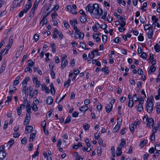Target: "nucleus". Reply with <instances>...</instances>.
<instances>
[{"mask_svg":"<svg viewBox=\"0 0 160 160\" xmlns=\"http://www.w3.org/2000/svg\"><path fill=\"white\" fill-rule=\"evenodd\" d=\"M154 125V120L152 118L148 119L147 126L150 128H152Z\"/></svg>","mask_w":160,"mask_h":160,"instance_id":"obj_13","label":"nucleus"},{"mask_svg":"<svg viewBox=\"0 0 160 160\" xmlns=\"http://www.w3.org/2000/svg\"><path fill=\"white\" fill-rule=\"evenodd\" d=\"M88 107L87 105H83L79 109L80 111L84 112L86 111L88 109Z\"/></svg>","mask_w":160,"mask_h":160,"instance_id":"obj_20","label":"nucleus"},{"mask_svg":"<svg viewBox=\"0 0 160 160\" xmlns=\"http://www.w3.org/2000/svg\"><path fill=\"white\" fill-rule=\"evenodd\" d=\"M93 37L96 42H98L100 39V38L99 37L98 35L97 34H93Z\"/></svg>","mask_w":160,"mask_h":160,"instance_id":"obj_31","label":"nucleus"},{"mask_svg":"<svg viewBox=\"0 0 160 160\" xmlns=\"http://www.w3.org/2000/svg\"><path fill=\"white\" fill-rule=\"evenodd\" d=\"M138 98L139 103H143L144 102V100L142 97H140V98Z\"/></svg>","mask_w":160,"mask_h":160,"instance_id":"obj_61","label":"nucleus"},{"mask_svg":"<svg viewBox=\"0 0 160 160\" xmlns=\"http://www.w3.org/2000/svg\"><path fill=\"white\" fill-rule=\"evenodd\" d=\"M138 40L140 41H142L144 40V37L141 34H140L138 37Z\"/></svg>","mask_w":160,"mask_h":160,"instance_id":"obj_57","label":"nucleus"},{"mask_svg":"<svg viewBox=\"0 0 160 160\" xmlns=\"http://www.w3.org/2000/svg\"><path fill=\"white\" fill-rule=\"evenodd\" d=\"M121 148L118 147L117 150L116 151V155L117 156H120L122 154V151Z\"/></svg>","mask_w":160,"mask_h":160,"instance_id":"obj_42","label":"nucleus"},{"mask_svg":"<svg viewBox=\"0 0 160 160\" xmlns=\"http://www.w3.org/2000/svg\"><path fill=\"white\" fill-rule=\"evenodd\" d=\"M105 110L106 112L108 113H109L110 112V106L109 104H108L107 105L105 108Z\"/></svg>","mask_w":160,"mask_h":160,"instance_id":"obj_46","label":"nucleus"},{"mask_svg":"<svg viewBox=\"0 0 160 160\" xmlns=\"http://www.w3.org/2000/svg\"><path fill=\"white\" fill-rule=\"evenodd\" d=\"M156 70V68L153 66H151L149 70L148 71V73H150L152 72H154Z\"/></svg>","mask_w":160,"mask_h":160,"instance_id":"obj_39","label":"nucleus"},{"mask_svg":"<svg viewBox=\"0 0 160 160\" xmlns=\"http://www.w3.org/2000/svg\"><path fill=\"white\" fill-rule=\"evenodd\" d=\"M94 9L93 12L91 14V16L94 18H100L102 16V19H105L107 16V13L104 12L102 15V10L97 3L94 4Z\"/></svg>","mask_w":160,"mask_h":160,"instance_id":"obj_1","label":"nucleus"},{"mask_svg":"<svg viewBox=\"0 0 160 160\" xmlns=\"http://www.w3.org/2000/svg\"><path fill=\"white\" fill-rule=\"evenodd\" d=\"M25 72L28 71L30 73L32 72V69L29 67H27L25 69Z\"/></svg>","mask_w":160,"mask_h":160,"instance_id":"obj_59","label":"nucleus"},{"mask_svg":"<svg viewBox=\"0 0 160 160\" xmlns=\"http://www.w3.org/2000/svg\"><path fill=\"white\" fill-rule=\"evenodd\" d=\"M32 0H28L25 8L21 11L19 14V16L20 17H22L24 13H26L27 11L31 8L32 6Z\"/></svg>","mask_w":160,"mask_h":160,"instance_id":"obj_2","label":"nucleus"},{"mask_svg":"<svg viewBox=\"0 0 160 160\" xmlns=\"http://www.w3.org/2000/svg\"><path fill=\"white\" fill-rule=\"evenodd\" d=\"M71 82V80L69 78H68V80L65 82L64 85V87L66 88H68L69 86L70 83Z\"/></svg>","mask_w":160,"mask_h":160,"instance_id":"obj_41","label":"nucleus"},{"mask_svg":"<svg viewBox=\"0 0 160 160\" xmlns=\"http://www.w3.org/2000/svg\"><path fill=\"white\" fill-rule=\"evenodd\" d=\"M36 10V9L32 8L30 13V16H34Z\"/></svg>","mask_w":160,"mask_h":160,"instance_id":"obj_49","label":"nucleus"},{"mask_svg":"<svg viewBox=\"0 0 160 160\" xmlns=\"http://www.w3.org/2000/svg\"><path fill=\"white\" fill-rule=\"evenodd\" d=\"M17 112L18 113V114L20 116L21 114V112H22V109L20 108H19L18 107H17L16 108Z\"/></svg>","mask_w":160,"mask_h":160,"instance_id":"obj_56","label":"nucleus"},{"mask_svg":"<svg viewBox=\"0 0 160 160\" xmlns=\"http://www.w3.org/2000/svg\"><path fill=\"white\" fill-rule=\"evenodd\" d=\"M101 71L103 72H104L105 74H108L109 72V70L107 69L106 67H104L102 68L101 69Z\"/></svg>","mask_w":160,"mask_h":160,"instance_id":"obj_35","label":"nucleus"},{"mask_svg":"<svg viewBox=\"0 0 160 160\" xmlns=\"http://www.w3.org/2000/svg\"><path fill=\"white\" fill-rule=\"evenodd\" d=\"M117 2L119 4H122L123 6H125L126 4L125 1L123 0H117Z\"/></svg>","mask_w":160,"mask_h":160,"instance_id":"obj_48","label":"nucleus"},{"mask_svg":"<svg viewBox=\"0 0 160 160\" xmlns=\"http://www.w3.org/2000/svg\"><path fill=\"white\" fill-rule=\"evenodd\" d=\"M86 15H83L80 17V20L82 23H84L87 21Z\"/></svg>","mask_w":160,"mask_h":160,"instance_id":"obj_21","label":"nucleus"},{"mask_svg":"<svg viewBox=\"0 0 160 160\" xmlns=\"http://www.w3.org/2000/svg\"><path fill=\"white\" fill-rule=\"evenodd\" d=\"M30 78L28 77H26L23 80L22 83V85L23 86H27V82L30 80Z\"/></svg>","mask_w":160,"mask_h":160,"instance_id":"obj_23","label":"nucleus"},{"mask_svg":"<svg viewBox=\"0 0 160 160\" xmlns=\"http://www.w3.org/2000/svg\"><path fill=\"white\" fill-rule=\"evenodd\" d=\"M154 48L156 52H158L160 51V45H158L157 44L155 45Z\"/></svg>","mask_w":160,"mask_h":160,"instance_id":"obj_40","label":"nucleus"},{"mask_svg":"<svg viewBox=\"0 0 160 160\" xmlns=\"http://www.w3.org/2000/svg\"><path fill=\"white\" fill-rule=\"evenodd\" d=\"M134 126L133 124H131L129 125V128L130 131L132 132V133H133L134 131Z\"/></svg>","mask_w":160,"mask_h":160,"instance_id":"obj_53","label":"nucleus"},{"mask_svg":"<svg viewBox=\"0 0 160 160\" xmlns=\"http://www.w3.org/2000/svg\"><path fill=\"white\" fill-rule=\"evenodd\" d=\"M20 76H18L15 78V79L13 82V85L15 86L17 85L19 83V80L20 79Z\"/></svg>","mask_w":160,"mask_h":160,"instance_id":"obj_27","label":"nucleus"},{"mask_svg":"<svg viewBox=\"0 0 160 160\" xmlns=\"http://www.w3.org/2000/svg\"><path fill=\"white\" fill-rule=\"evenodd\" d=\"M48 22V20L47 18H46V17L43 16L42 18V19L40 22V23L42 22V26H43L44 25L47 24Z\"/></svg>","mask_w":160,"mask_h":160,"instance_id":"obj_24","label":"nucleus"},{"mask_svg":"<svg viewBox=\"0 0 160 160\" xmlns=\"http://www.w3.org/2000/svg\"><path fill=\"white\" fill-rule=\"evenodd\" d=\"M153 100L154 99L153 97L151 98L147 99L146 105V110L147 112L149 113L152 112L153 110Z\"/></svg>","mask_w":160,"mask_h":160,"instance_id":"obj_3","label":"nucleus"},{"mask_svg":"<svg viewBox=\"0 0 160 160\" xmlns=\"http://www.w3.org/2000/svg\"><path fill=\"white\" fill-rule=\"evenodd\" d=\"M133 100L131 101L130 100H129V101L128 104V107L130 108L132 107L133 106Z\"/></svg>","mask_w":160,"mask_h":160,"instance_id":"obj_60","label":"nucleus"},{"mask_svg":"<svg viewBox=\"0 0 160 160\" xmlns=\"http://www.w3.org/2000/svg\"><path fill=\"white\" fill-rule=\"evenodd\" d=\"M148 37L149 38L151 39L152 38L153 35V31L152 30H150L148 32Z\"/></svg>","mask_w":160,"mask_h":160,"instance_id":"obj_26","label":"nucleus"},{"mask_svg":"<svg viewBox=\"0 0 160 160\" xmlns=\"http://www.w3.org/2000/svg\"><path fill=\"white\" fill-rule=\"evenodd\" d=\"M70 24L72 26L73 29L75 30L78 29L76 25L77 24V21L76 20H71L69 21Z\"/></svg>","mask_w":160,"mask_h":160,"instance_id":"obj_10","label":"nucleus"},{"mask_svg":"<svg viewBox=\"0 0 160 160\" xmlns=\"http://www.w3.org/2000/svg\"><path fill=\"white\" fill-rule=\"evenodd\" d=\"M30 118V115L29 114H26V117L24 122V125H27L29 124Z\"/></svg>","mask_w":160,"mask_h":160,"instance_id":"obj_11","label":"nucleus"},{"mask_svg":"<svg viewBox=\"0 0 160 160\" xmlns=\"http://www.w3.org/2000/svg\"><path fill=\"white\" fill-rule=\"evenodd\" d=\"M23 0H14L13 2V6L14 8L20 7L23 5Z\"/></svg>","mask_w":160,"mask_h":160,"instance_id":"obj_7","label":"nucleus"},{"mask_svg":"<svg viewBox=\"0 0 160 160\" xmlns=\"http://www.w3.org/2000/svg\"><path fill=\"white\" fill-rule=\"evenodd\" d=\"M34 64V62L32 60H29L28 62V65L29 66L32 67Z\"/></svg>","mask_w":160,"mask_h":160,"instance_id":"obj_51","label":"nucleus"},{"mask_svg":"<svg viewBox=\"0 0 160 160\" xmlns=\"http://www.w3.org/2000/svg\"><path fill=\"white\" fill-rule=\"evenodd\" d=\"M23 49V47L22 46L19 47L17 49V52L15 54V56L17 58L20 56Z\"/></svg>","mask_w":160,"mask_h":160,"instance_id":"obj_12","label":"nucleus"},{"mask_svg":"<svg viewBox=\"0 0 160 160\" xmlns=\"http://www.w3.org/2000/svg\"><path fill=\"white\" fill-rule=\"evenodd\" d=\"M98 55V50H95L89 52L88 58L90 59V61H91L95 56Z\"/></svg>","mask_w":160,"mask_h":160,"instance_id":"obj_5","label":"nucleus"},{"mask_svg":"<svg viewBox=\"0 0 160 160\" xmlns=\"http://www.w3.org/2000/svg\"><path fill=\"white\" fill-rule=\"evenodd\" d=\"M25 102H27V104L26 105V109L31 108L32 106H31L30 105V101L29 100L28 101L26 99V101L24 100L23 103H24Z\"/></svg>","mask_w":160,"mask_h":160,"instance_id":"obj_32","label":"nucleus"},{"mask_svg":"<svg viewBox=\"0 0 160 160\" xmlns=\"http://www.w3.org/2000/svg\"><path fill=\"white\" fill-rule=\"evenodd\" d=\"M83 128L85 130L87 131L90 128V125L88 124H85L83 126Z\"/></svg>","mask_w":160,"mask_h":160,"instance_id":"obj_47","label":"nucleus"},{"mask_svg":"<svg viewBox=\"0 0 160 160\" xmlns=\"http://www.w3.org/2000/svg\"><path fill=\"white\" fill-rule=\"evenodd\" d=\"M143 104L142 103H139L137 107V110L139 112H141L143 110Z\"/></svg>","mask_w":160,"mask_h":160,"instance_id":"obj_25","label":"nucleus"},{"mask_svg":"<svg viewBox=\"0 0 160 160\" xmlns=\"http://www.w3.org/2000/svg\"><path fill=\"white\" fill-rule=\"evenodd\" d=\"M39 3V1H37V0H36L35 2L34 3V5L32 7V8L36 9L38 6Z\"/></svg>","mask_w":160,"mask_h":160,"instance_id":"obj_38","label":"nucleus"},{"mask_svg":"<svg viewBox=\"0 0 160 160\" xmlns=\"http://www.w3.org/2000/svg\"><path fill=\"white\" fill-rule=\"evenodd\" d=\"M33 127L32 126H27L26 127L25 130V133H27L30 132H31V131H32L33 130Z\"/></svg>","mask_w":160,"mask_h":160,"instance_id":"obj_15","label":"nucleus"},{"mask_svg":"<svg viewBox=\"0 0 160 160\" xmlns=\"http://www.w3.org/2000/svg\"><path fill=\"white\" fill-rule=\"evenodd\" d=\"M9 41L8 44L11 45V46H12V44L13 43V42L12 37L11 36L9 38Z\"/></svg>","mask_w":160,"mask_h":160,"instance_id":"obj_50","label":"nucleus"},{"mask_svg":"<svg viewBox=\"0 0 160 160\" xmlns=\"http://www.w3.org/2000/svg\"><path fill=\"white\" fill-rule=\"evenodd\" d=\"M57 16L58 15L56 12H54L52 13L51 15V16L52 19H55L56 18Z\"/></svg>","mask_w":160,"mask_h":160,"instance_id":"obj_62","label":"nucleus"},{"mask_svg":"<svg viewBox=\"0 0 160 160\" xmlns=\"http://www.w3.org/2000/svg\"><path fill=\"white\" fill-rule=\"evenodd\" d=\"M156 111L158 113H160V104H157Z\"/></svg>","mask_w":160,"mask_h":160,"instance_id":"obj_64","label":"nucleus"},{"mask_svg":"<svg viewBox=\"0 0 160 160\" xmlns=\"http://www.w3.org/2000/svg\"><path fill=\"white\" fill-rule=\"evenodd\" d=\"M33 104H37L39 103V102L38 100L36 98L34 97L33 98Z\"/></svg>","mask_w":160,"mask_h":160,"instance_id":"obj_55","label":"nucleus"},{"mask_svg":"<svg viewBox=\"0 0 160 160\" xmlns=\"http://www.w3.org/2000/svg\"><path fill=\"white\" fill-rule=\"evenodd\" d=\"M23 86V89L22 90V92L23 93L25 94L26 96H28V88L27 86Z\"/></svg>","mask_w":160,"mask_h":160,"instance_id":"obj_16","label":"nucleus"},{"mask_svg":"<svg viewBox=\"0 0 160 160\" xmlns=\"http://www.w3.org/2000/svg\"><path fill=\"white\" fill-rule=\"evenodd\" d=\"M50 92L51 93L52 95H54L55 93V90L54 89V86H53V84L52 83H51L50 85Z\"/></svg>","mask_w":160,"mask_h":160,"instance_id":"obj_30","label":"nucleus"},{"mask_svg":"<svg viewBox=\"0 0 160 160\" xmlns=\"http://www.w3.org/2000/svg\"><path fill=\"white\" fill-rule=\"evenodd\" d=\"M121 142L118 147L122 149L126 144V141L124 138H122L121 139Z\"/></svg>","mask_w":160,"mask_h":160,"instance_id":"obj_19","label":"nucleus"},{"mask_svg":"<svg viewBox=\"0 0 160 160\" xmlns=\"http://www.w3.org/2000/svg\"><path fill=\"white\" fill-rule=\"evenodd\" d=\"M100 27V25L98 23L96 22L95 25L92 27V29L93 31L96 32L98 31V29Z\"/></svg>","mask_w":160,"mask_h":160,"instance_id":"obj_17","label":"nucleus"},{"mask_svg":"<svg viewBox=\"0 0 160 160\" xmlns=\"http://www.w3.org/2000/svg\"><path fill=\"white\" fill-rule=\"evenodd\" d=\"M85 9L86 12H89L91 16V14L93 12L94 9V4L92 5L90 4H88Z\"/></svg>","mask_w":160,"mask_h":160,"instance_id":"obj_8","label":"nucleus"},{"mask_svg":"<svg viewBox=\"0 0 160 160\" xmlns=\"http://www.w3.org/2000/svg\"><path fill=\"white\" fill-rule=\"evenodd\" d=\"M47 103L49 105H51L53 102V99L51 97H48L47 99Z\"/></svg>","mask_w":160,"mask_h":160,"instance_id":"obj_22","label":"nucleus"},{"mask_svg":"<svg viewBox=\"0 0 160 160\" xmlns=\"http://www.w3.org/2000/svg\"><path fill=\"white\" fill-rule=\"evenodd\" d=\"M39 38V36L38 34H36L34 36V39L35 42L37 41Z\"/></svg>","mask_w":160,"mask_h":160,"instance_id":"obj_58","label":"nucleus"},{"mask_svg":"<svg viewBox=\"0 0 160 160\" xmlns=\"http://www.w3.org/2000/svg\"><path fill=\"white\" fill-rule=\"evenodd\" d=\"M38 148L39 146L38 147L36 151L34 152V154L32 155V157L33 158H35L38 155L39 153V151L38 150Z\"/></svg>","mask_w":160,"mask_h":160,"instance_id":"obj_37","label":"nucleus"},{"mask_svg":"<svg viewBox=\"0 0 160 160\" xmlns=\"http://www.w3.org/2000/svg\"><path fill=\"white\" fill-rule=\"evenodd\" d=\"M102 39L103 43H105L106 42L107 40V37L106 35H102Z\"/></svg>","mask_w":160,"mask_h":160,"instance_id":"obj_44","label":"nucleus"},{"mask_svg":"<svg viewBox=\"0 0 160 160\" xmlns=\"http://www.w3.org/2000/svg\"><path fill=\"white\" fill-rule=\"evenodd\" d=\"M7 155L6 153L4 150H0V159L2 160L4 159Z\"/></svg>","mask_w":160,"mask_h":160,"instance_id":"obj_14","label":"nucleus"},{"mask_svg":"<svg viewBox=\"0 0 160 160\" xmlns=\"http://www.w3.org/2000/svg\"><path fill=\"white\" fill-rule=\"evenodd\" d=\"M140 57L141 58H143L144 59H146L147 58V54L144 52H143L140 55Z\"/></svg>","mask_w":160,"mask_h":160,"instance_id":"obj_52","label":"nucleus"},{"mask_svg":"<svg viewBox=\"0 0 160 160\" xmlns=\"http://www.w3.org/2000/svg\"><path fill=\"white\" fill-rule=\"evenodd\" d=\"M155 149L156 151H160V145L159 144H157L155 146Z\"/></svg>","mask_w":160,"mask_h":160,"instance_id":"obj_63","label":"nucleus"},{"mask_svg":"<svg viewBox=\"0 0 160 160\" xmlns=\"http://www.w3.org/2000/svg\"><path fill=\"white\" fill-rule=\"evenodd\" d=\"M75 30L74 33V38L76 39H82L84 37V33L82 32H81L78 28Z\"/></svg>","mask_w":160,"mask_h":160,"instance_id":"obj_4","label":"nucleus"},{"mask_svg":"<svg viewBox=\"0 0 160 160\" xmlns=\"http://www.w3.org/2000/svg\"><path fill=\"white\" fill-rule=\"evenodd\" d=\"M31 108L32 110L34 112H36L38 110V108L36 104H33L32 105Z\"/></svg>","mask_w":160,"mask_h":160,"instance_id":"obj_43","label":"nucleus"},{"mask_svg":"<svg viewBox=\"0 0 160 160\" xmlns=\"http://www.w3.org/2000/svg\"><path fill=\"white\" fill-rule=\"evenodd\" d=\"M17 88L15 87H11L9 88V93L10 94H12V93L16 91Z\"/></svg>","mask_w":160,"mask_h":160,"instance_id":"obj_28","label":"nucleus"},{"mask_svg":"<svg viewBox=\"0 0 160 160\" xmlns=\"http://www.w3.org/2000/svg\"><path fill=\"white\" fill-rule=\"evenodd\" d=\"M67 56L66 55H64L63 57L62 58L61 68L63 69V68L67 65L68 64V62L66 59Z\"/></svg>","mask_w":160,"mask_h":160,"instance_id":"obj_6","label":"nucleus"},{"mask_svg":"<svg viewBox=\"0 0 160 160\" xmlns=\"http://www.w3.org/2000/svg\"><path fill=\"white\" fill-rule=\"evenodd\" d=\"M151 27L152 28V25L151 24H146L144 27V30L146 31L150 28Z\"/></svg>","mask_w":160,"mask_h":160,"instance_id":"obj_45","label":"nucleus"},{"mask_svg":"<svg viewBox=\"0 0 160 160\" xmlns=\"http://www.w3.org/2000/svg\"><path fill=\"white\" fill-rule=\"evenodd\" d=\"M41 125L43 128L44 131H45L46 126V122L45 121H42L41 123Z\"/></svg>","mask_w":160,"mask_h":160,"instance_id":"obj_34","label":"nucleus"},{"mask_svg":"<svg viewBox=\"0 0 160 160\" xmlns=\"http://www.w3.org/2000/svg\"><path fill=\"white\" fill-rule=\"evenodd\" d=\"M73 156L75 157L76 160H83L81 156L79 155L77 152H75L73 154Z\"/></svg>","mask_w":160,"mask_h":160,"instance_id":"obj_18","label":"nucleus"},{"mask_svg":"<svg viewBox=\"0 0 160 160\" xmlns=\"http://www.w3.org/2000/svg\"><path fill=\"white\" fill-rule=\"evenodd\" d=\"M37 131L36 130H32L30 133L29 138V141L32 142L33 141L34 138L36 137Z\"/></svg>","mask_w":160,"mask_h":160,"instance_id":"obj_9","label":"nucleus"},{"mask_svg":"<svg viewBox=\"0 0 160 160\" xmlns=\"http://www.w3.org/2000/svg\"><path fill=\"white\" fill-rule=\"evenodd\" d=\"M14 143V140L13 138H11L8 142L7 145L9 146V147L11 146Z\"/></svg>","mask_w":160,"mask_h":160,"instance_id":"obj_33","label":"nucleus"},{"mask_svg":"<svg viewBox=\"0 0 160 160\" xmlns=\"http://www.w3.org/2000/svg\"><path fill=\"white\" fill-rule=\"evenodd\" d=\"M120 128V125L118 124V123L115 126V127L113 129L112 132H117L118 130Z\"/></svg>","mask_w":160,"mask_h":160,"instance_id":"obj_29","label":"nucleus"},{"mask_svg":"<svg viewBox=\"0 0 160 160\" xmlns=\"http://www.w3.org/2000/svg\"><path fill=\"white\" fill-rule=\"evenodd\" d=\"M107 27V26L106 24H102L101 25H100L99 28H101L104 30L106 29Z\"/></svg>","mask_w":160,"mask_h":160,"instance_id":"obj_54","label":"nucleus"},{"mask_svg":"<svg viewBox=\"0 0 160 160\" xmlns=\"http://www.w3.org/2000/svg\"><path fill=\"white\" fill-rule=\"evenodd\" d=\"M147 142L148 140L146 139L142 140L141 141L139 145L140 147H143L146 145Z\"/></svg>","mask_w":160,"mask_h":160,"instance_id":"obj_36","label":"nucleus"}]
</instances>
